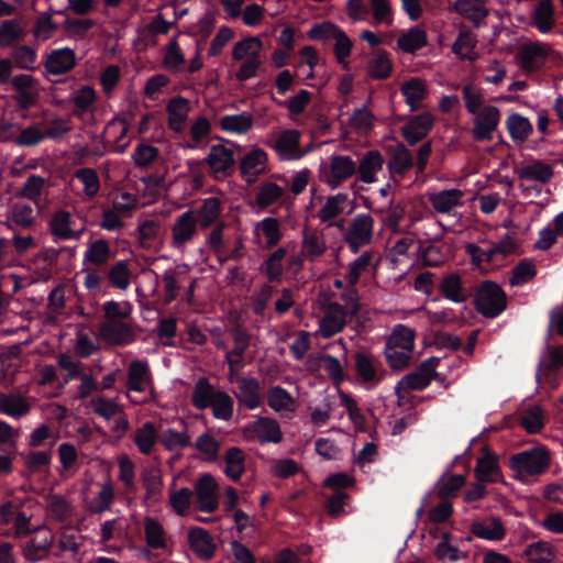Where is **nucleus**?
I'll list each match as a JSON object with an SVG mask.
<instances>
[{"mask_svg": "<svg viewBox=\"0 0 563 563\" xmlns=\"http://www.w3.org/2000/svg\"><path fill=\"white\" fill-rule=\"evenodd\" d=\"M299 139L298 131L286 130L277 136L273 147L285 159L299 158L301 156Z\"/></svg>", "mask_w": 563, "mask_h": 563, "instance_id": "30", "label": "nucleus"}, {"mask_svg": "<svg viewBox=\"0 0 563 563\" xmlns=\"http://www.w3.org/2000/svg\"><path fill=\"white\" fill-rule=\"evenodd\" d=\"M464 191L457 188L443 189L428 195L432 209L440 214H450L463 206Z\"/></svg>", "mask_w": 563, "mask_h": 563, "instance_id": "16", "label": "nucleus"}, {"mask_svg": "<svg viewBox=\"0 0 563 563\" xmlns=\"http://www.w3.org/2000/svg\"><path fill=\"white\" fill-rule=\"evenodd\" d=\"M474 306L485 318H496L507 308V295L497 283L484 280L475 291Z\"/></svg>", "mask_w": 563, "mask_h": 563, "instance_id": "3", "label": "nucleus"}, {"mask_svg": "<svg viewBox=\"0 0 563 563\" xmlns=\"http://www.w3.org/2000/svg\"><path fill=\"white\" fill-rule=\"evenodd\" d=\"M439 290L445 299L454 303H463L470 297V292L463 286L462 277L457 273L444 275L439 284Z\"/></svg>", "mask_w": 563, "mask_h": 563, "instance_id": "23", "label": "nucleus"}, {"mask_svg": "<svg viewBox=\"0 0 563 563\" xmlns=\"http://www.w3.org/2000/svg\"><path fill=\"white\" fill-rule=\"evenodd\" d=\"M221 212V205L219 199L209 198L203 201L201 207L196 213L197 224L202 229L209 228L213 222L217 221Z\"/></svg>", "mask_w": 563, "mask_h": 563, "instance_id": "50", "label": "nucleus"}, {"mask_svg": "<svg viewBox=\"0 0 563 563\" xmlns=\"http://www.w3.org/2000/svg\"><path fill=\"white\" fill-rule=\"evenodd\" d=\"M374 234V219L369 214L355 216L344 233V241L356 253L360 247L372 242Z\"/></svg>", "mask_w": 563, "mask_h": 563, "instance_id": "7", "label": "nucleus"}, {"mask_svg": "<svg viewBox=\"0 0 563 563\" xmlns=\"http://www.w3.org/2000/svg\"><path fill=\"white\" fill-rule=\"evenodd\" d=\"M232 335L234 346L227 353L225 358L230 366H235L241 363L243 354L250 345V335L240 328L234 329Z\"/></svg>", "mask_w": 563, "mask_h": 563, "instance_id": "51", "label": "nucleus"}, {"mask_svg": "<svg viewBox=\"0 0 563 563\" xmlns=\"http://www.w3.org/2000/svg\"><path fill=\"white\" fill-rule=\"evenodd\" d=\"M432 123L433 120L429 113L417 115L401 128L402 136L410 145H415L426 137Z\"/></svg>", "mask_w": 563, "mask_h": 563, "instance_id": "28", "label": "nucleus"}, {"mask_svg": "<svg viewBox=\"0 0 563 563\" xmlns=\"http://www.w3.org/2000/svg\"><path fill=\"white\" fill-rule=\"evenodd\" d=\"M29 399L18 393H0V412L13 419H20L31 411Z\"/></svg>", "mask_w": 563, "mask_h": 563, "instance_id": "22", "label": "nucleus"}, {"mask_svg": "<svg viewBox=\"0 0 563 563\" xmlns=\"http://www.w3.org/2000/svg\"><path fill=\"white\" fill-rule=\"evenodd\" d=\"M97 99V92L92 86L79 87L70 97L71 114L77 119H82L85 114L93 111Z\"/></svg>", "mask_w": 563, "mask_h": 563, "instance_id": "21", "label": "nucleus"}, {"mask_svg": "<svg viewBox=\"0 0 563 563\" xmlns=\"http://www.w3.org/2000/svg\"><path fill=\"white\" fill-rule=\"evenodd\" d=\"M510 274L509 285L517 287L531 282L537 276V267L532 261L522 260L511 268Z\"/></svg>", "mask_w": 563, "mask_h": 563, "instance_id": "52", "label": "nucleus"}, {"mask_svg": "<svg viewBox=\"0 0 563 563\" xmlns=\"http://www.w3.org/2000/svg\"><path fill=\"white\" fill-rule=\"evenodd\" d=\"M327 249L322 233L316 230H303L300 251L307 261L314 262L325 253Z\"/></svg>", "mask_w": 563, "mask_h": 563, "instance_id": "26", "label": "nucleus"}, {"mask_svg": "<svg viewBox=\"0 0 563 563\" xmlns=\"http://www.w3.org/2000/svg\"><path fill=\"white\" fill-rule=\"evenodd\" d=\"M354 174H356V163L350 156L334 155L331 157L329 169L325 173V183L335 189Z\"/></svg>", "mask_w": 563, "mask_h": 563, "instance_id": "14", "label": "nucleus"}, {"mask_svg": "<svg viewBox=\"0 0 563 563\" xmlns=\"http://www.w3.org/2000/svg\"><path fill=\"white\" fill-rule=\"evenodd\" d=\"M380 363L374 356L365 353L355 354V369L358 377L365 383H377L380 380Z\"/></svg>", "mask_w": 563, "mask_h": 563, "instance_id": "34", "label": "nucleus"}, {"mask_svg": "<svg viewBox=\"0 0 563 563\" xmlns=\"http://www.w3.org/2000/svg\"><path fill=\"white\" fill-rule=\"evenodd\" d=\"M500 111L493 106L484 107L479 112L475 113L474 126L472 130L475 141H492L493 132L499 123Z\"/></svg>", "mask_w": 563, "mask_h": 563, "instance_id": "11", "label": "nucleus"}, {"mask_svg": "<svg viewBox=\"0 0 563 563\" xmlns=\"http://www.w3.org/2000/svg\"><path fill=\"white\" fill-rule=\"evenodd\" d=\"M532 24L541 32L548 33L555 25L554 5L552 0H541L531 14Z\"/></svg>", "mask_w": 563, "mask_h": 563, "instance_id": "35", "label": "nucleus"}, {"mask_svg": "<svg viewBox=\"0 0 563 563\" xmlns=\"http://www.w3.org/2000/svg\"><path fill=\"white\" fill-rule=\"evenodd\" d=\"M517 175L520 179L537 181L540 184H548L553 175V167L541 161H533L517 169Z\"/></svg>", "mask_w": 563, "mask_h": 563, "instance_id": "33", "label": "nucleus"}, {"mask_svg": "<svg viewBox=\"0 0 563 563\" xmlns=\"http://www.w3.org/2000/svg\"><path fill=\"white\" fill-rule=\"evenodd\" d=\"M284 194L283 187L272 181H265L257 187L256 205L261 209H265L278 201Z\"/></svg>", "mask_w": 563, "mask_h": 563, "instance_id": "48", "label": "nucleus"}, {"mask_svg": "<svg viewBox=\"0 0 563 563\" xmlns=\"http://www.w3.org/2000/svg\"><path fill=\"white\" fill-rule=\"evenodd\" d=\"M549 46L538 42L522 45L518 52L519 64L523 69L539 68L547 59Z\"/></svg>", "mask_w": 563, "mask_h": 563, "instance_id": "20", "label": "nucleus"}, {"mask_svg": "<svg viewBox=\"0 0 563 563\" xmlns=\"http://www.w3.org/2000/svg\"><path fill=\"white\" fill-rule=\"evenodd\" d=\"M415 331L406 325L398 324L388 338L387 345L393 347H401L413 352Z\"/></svg>", "mask_w": 563, "mask_h": 563, "instance_id": "55", "label": "nucleus"}, {"mask_svg": "<svg viewBox=\"0 0 563 563\" xmlns=\"http://www.w3.org/2000/svg\"><path fill=\"white\" fill-rule=\"evenodd\" d=\"M224 473L232 481L238 482L245 472V453L240 448L233 446L224 453Z\"/></svg>", "mask_w": 563, "mask_h": 563, "instance_id": "41", "label": "nucleus"}, {"mask_svg": "<svg viewBox=\"0 0 563 563\" xmlns=\"http://www.w3.org/2000/svg\"><path fill=\"white\" fill-rule=\"evenodd\" d=\"M144 539L150 549L163 550L167 547V532L164 526L153 517L143 519Z\"/></svg>", "mask_w": 563, "mask_h": 563, "instance_id": "32", "label": "nucleus"}, {"mask_svg": "<svg viewBox=\"0 0 563 563\" xmlns=\"http://www.w3.org/2000/svg\"><path fill=\"white\" fill-rule=\"evenodd\" d=\"M206 163L216 178L227 177L234 166L233 151L222 144L213 145L206 157Z\"/></svg>", "mask_w": 563, "mask_h": 563, "instance_id": "13", "label": "nucleus"}, {"mask_svg": "<svg viewBox=\"0 0 563 563\" xmlns=\"http://www.w3.org/2000/svg\"><path fill=\"white\" fill-rule=\"evenodd\" d=\"M472 532L486 540H501L505 537L506 530L501 520L497 517H489L481 521L472 523Z\"/></svg>", "mask_w": 563, "mask_h": 563, "instance_id": "36", "label": "nucleus"}, {"mask_svg": "<svg viewBox=\"0 0 563 563\" xmlns=\"http://www.w3.org/2000/svg\"><path fill=\"white\" fill-rule=\"evenodd\" d=\"M550 461V454L543 448L525 451L510 459L512 468L520 476L542 474L549 468Z\"/></svg>", "mask_w": 563, "mask_h": 563, "instance_id": "6", "label": "nucleus"}, {"mask_svg": "<svg viewBox=\"0 0 563 563\" xmlns=\"http://www.w3.org/2000/svg\"><path fill=\"white\" fill-rule=\"evenodd\" d=\"M161 442L166 450L183 449L190 445V437L188 435L186 428L181 431L174 429H167L161 435Z\"/></svg>", "mask_w": 563, "mask_h": 563, "instance_id": "62", "label": "nucleus"}, {"mask_svg": "<svg viewBox=\"0 0 563 563\" xmlns=\"http://www.w3.org/2000/svg\"><path fill=\"white\" fill-rule=\"evenodd\" d=\"M85 537L74 528L63 529L57 542L56 556L62 563H81Z\"/></svg>", "mask_w": 563, "mask_h": 563, "instance_id": "8", "label": "nucleus"}, {"mask_svg": "<svg viewBox=\"0 0 563 563\" xmlns=\"http://www.w3.org/2000/svg\"><path fill=\"white\" fill-rule=\"evenodd\" d=\"M267 154L261 148H253L240 162V172L247 184H253L267 170Z\"/></svg>", "mask_w": 563, "mask_h": 563, "instance_id": "12", "label": "nucleus"}, {"mask_svg": "<svg viewBox=\"0 0 563 563\" xmlns=\"http://www.w3.org/2000/svg\"><path fill=\"white\" fill-rule=\"evenodd\" d=\"M397 45L405 53H415L427 45V33L420 27H412L397 40Z\"/></svg>", "mask_w": 563, "mask_h": 563, "instance_id": "49", "label": "nucleus"}, {"mask_svg": "<svg viewBox=\"0 0 563 563\" xmlns=\"http://www.w3.org/2000/svg\"><path fill=\"white\" fill-rule=\"evenodd\" d=\"M319 305L323 316L319 321L318 333L323 339H330L345 328L350 314L346 309L341 308V303L331 300L327 295L321 296Z\"/></svg>", "mask_w": 563, "mask_h": 563, "instance_id": "5", "label": "nucleus"}, {"mask_svg": "<svg viewBox=\"0 0 563 563\" xmlns=\"http://www.w3.org/2000/svg\"><path fill=\"white\" fill-rule=\"evenodd\" d=\"M71 223V214L65 210H58L51 218L49 230L53 235L62 240L78 239L84 229L74 230Z\"/></svg>", "mask_w": 563, "mask_h": 563, "instance_id": "29", "label": "nucleus"}, {"mask_svg": "<svg viewBox=\"0 0 563 563\" xmlns=\"http://www.w3.org/2000/svg\"><path fill=\"white\" fill-rule=\"evenodd\" d=\"M195 494L201 511L213 512L218 508V484L211 475L205 474L196 482Z\"/></svg>", "mask_w": 563, "mask_h": 563, "instance_id": "15", "label": "nucleus"}, {"mask_svg": "<svg viewBox=\"0 0 563 563\" xmlns=\"http://www.w3.org/2000/svg\"><path fill=\"white\" fill-rule=\"evenodd\" d=\"M236 385L234 396L241 406L255 409L261 405V386L256 378L238 377Z\"/></svg>", "mask_w": 563, "mask_h": 563, "instance_id": "19", "label": "nucleus"}, {"mask_svg": "<svg viewBox=\"0 0 563 563\" xmlns=\"http://www.w3.org/2000/svg\"><path fill=\"white\" fill-rule=\"evenodd\" d=\"M190 549L202 560H210L216 552V544L210 533L202 528H192L188 532Z\"/></svg>", "mask_w": 563, "mask_h": 563, "instance_id": "24", "label": "nucleus"}, {"mask_svg": "<svg viewBox=\"0 0 563 563\" xmlns=\"http://www.w3.org/2000/svg\"><path fill=\"white\" fill-rule=\"evenodd\" d=\"M189 101L183 97L173 98L167 104L168 126L175 132L183 130L189 112Z\"/></svg>", "mask_w": 563, "mask_h": 563, "instance_id": "40", "label": "nucleus"}, {"mask_svg": "<svg viewBox=\"0 0 563 563\" xmlns=\"http://www.w3.org/2000/svg\"><path fill=\"white\" fill-rule=\"evenodd\" d=\"M219 125L231 133H246L253 126V117L250 113L224 115L220 119Z\"/></svg>", "mask_w": 563, "mask_h": 563, "instance_id": "47", "label": "nucleus"}, {"mask_svg": "<svg viewBox=\"0 0 563 563\" xmlns=\"http://www.w3.org/2000/svg\"><path fill=\"white\" fill-rule=\"evenodd\" d=\"M197 232V218L195 211H186L180 214L172 227L173 244L177 247L189 242Z\"/></svg>", "mask_w": 563, "mask_h": 563, "instance_id": "18", "label": "nucleus"}, {"mask_svg": "<svg viewBox=\"0 0 563 563\" xmlns=\"http://www.w3.org/2000/svg\"><path fill=\"white\" fill-rule=\"evenodd\" d=\"M44 186L45 179L43 177L31 175L15 195L32 200L37 205V198L41 196Z\"/></svg>", "mask_w": 563, "mask_h": 563, "instance_id": "63", "label": "nucleus"}, {"mask_svg": "<svg viewBox=\"0 0 563 563\" xmlns=\"http://www.w3.org/2000/svg\"><path fill=\"white\" fill-rule=\"evenodd\" d=\"M33 537L22 547V554L29 562L35 563L49 555L55 536L47 527H37Z\"/></svg>", "mask_w": 563, "mask_h": 563, "instance_id": "9", "label": "nucleus"}, {"mask_svg": "<svg viewBox=\"0 0 563 563\" xmlns=\"http://www.w3.org/2000/svg\"><path fill=\"white\" fill-rule=\"evenodd\" d=\"M526 555L531 563H550L554 559L552 547L543 541L530 544L526 550Z\"/></svg>", "mask_w": 563, "mask_h": 563, "instance_id": "64", "label": "nucleus"}, {"mask_svg": "<svg viewBox=\"0 0 563 563\" xmlns=\"http://www.w3.org/2000/svg\"><path fill=\"white\" fill-rule=\"evenodd\" d=\"M263 49V42L257 36H250L234 44L232 48V58L241 62V65L235 73V78L239 81H245L255 77L263 59L261 56Z\"/></svg>", "mask_w": 563, "mask_h": 563, "instance_id": "2", "label": "nucleus"}, {"mask_svg": "<svg viewBox=\"0 0 563 563\" xmlns=\"http://www.w3.org/2000/svg\"><path fill=\"white\" fill-rule=\"evenodd\" d=\"M454 9L462 16L472 21L475 26H479L488 15V9L484 0H456Z\"/></svg>", "mask_w": 563, "mask_h": 563, "instance_id": "37", "label": "nucleus"}, {"mask_svg": "<svg viewBox=\"0 0 563 563\" xmlns=\"http://www.w3.org/2000/svg\"><path fill=\"white\" fill-rule=\"evenodd\" d=\"M267 404L273 410L277 412H292L296 409L295 399L284 388L279 386H274L268 389Z\"/></svg>", "mask_w": 563, "mask_h": 563, "instance_id": "46", "label": "nucleus"}, {"mask_svg": "<svg viewBox=\"0 0 563 563\" xmlns=\"http://www.w3.org/2000/svg\"><path fill=\"white\" fill-rule=\"evenodd\" d=\"M401 92L406 97V102L411 111L418 110L427 96L426 85L418 78L406 81L401 87Z\"/></svg>", "mask_w": 563, "mask_h": 563, "instance_id": "45", "label": "nucleus"}, {"mask_svg": "<svg viewBox=\"0 0 563 563\" xmlns=\"http://www.w3.org/2000/svg\"><path fill=\"white\" fill-rule=\"evenodd\" d=\"M439 358L423 361L413 372L405 375L396 385L395 393L399 400L406 399L412 390L426 388L437 376Z\"/></svg>", "mask_w": 563, "mask_h": 563, "instance_id": "4", "label": "nucleus"}, {"mask_svg": "<svg viewBox=\"0 0 563 563\" xmlns=\"http://www.w3.org/2000/svg\"><path fill=\"white\" fill-rule=\"evenodd\" d=\"M244 438L257 440L261 443H279L283 433L278 422L273 418L261 417L243 430Z\"/></svg>", "mask_w": 563, "mask_h": 563, "instance_id": "10", "label": "nucleus"}, {"mask_svg": "<svg viewBox=\"0 0 563 563\" xmlns=\"http://www.w3.org/2000/svg\"><path fill=\"white\" fill-rule=\"evenodd\" d=\"M191 402L197 409L210 407L214 418L229 421L233 416L234 401L224 390L217 389L206 377H201L194 386Z\"/></svg>", "mask_w": 563, "mask_h": 563, "instance_id": "1", "label": "nucleus"}, {"mask_svg": "<svg viewBox=\"0 0 563 563\" xmlns=\"http://www.w3.org/2000/svg\"><path fill=\"white\" fill-rule=\"evenodd\" d=\"M346 202L347 196L345 194L328 197L317 213L319 221L323 224H331L332 220L338 219L344 212Z\"/></svg>", "mask_w": 563, "mask_h": 563, "instance_id": "38", "label": "nucleus"}, {"mask_svg": "<svg viewBox=\"0 0 563 563\" xmlns=\"http://www.w3.org/2000/svg\"><path fill=\"white\" fill-rule=\"evenodd\" d=\"M99 336L110 345H123L133 340V332L120 320H106L99 328Z\"/></svg>", "mask_w": 563, "mask_h": 563, "instance_id": "17", "label": "nucleus"}, {"mask_svg": "<svg viewBox=\"0 0 563 563\" xmlns=\"http://www.w3.org/2000/svg\"><path fill=\"white\" fill-rule=\"evenodd\" d=\"M8 219L16 227L31 229L35 223L36 212L31 205L18 201L11 206Z\"/></svg>", "mask_w": 563, "mask_h": 563, "instance_id": "44", "label": "nucleus"}, {"mask_svg": "<svg viewBox=\"0 0 563 563\" xmlns=\"http://www.w3.org/2000/svg\"><path fill=\"white\" fill-rule=\"evenodd\" d=\"M387 165L391 174L405 175L413 166L411 152L404 144H397Z\"/></svg>", "mask_w": 563, "mask_h": 563, "instance_id": "42", "label": "nucleus"}, {"mask_svg": "<svg viewBox=\"0 0 563 563\" xmlns=\"http://www.w3.org/2000/svg\"><path fill=\"white\" fill-rule=\"evenodd\" d=\"M520 426L529 433H537L543 427V412L541 407L534 405L523 409L519 416Z\"/></svg>", "mask_w": 563, "mask_h": 563, "instance_id": "54", "label": "nucleus"}, {"mask_svg": "<svg viewBox=\"0 0 563 563\" xmlns=\"http://www.w3.org/2000/svg\"><path fill=\"white\" fill-rule=\"evenodd\" d=\"M383 165V155L376 150L368 151L360 159L358 165L356 164V173L358 174L360 180L365 184L376 181V174L382 170Z\"/></svg>", "mask_w": 563, "mask_h": 563, "instance_id": "25", "label": "nucleus"}, {"mask_svg": "<svg viewBox=\"0 0 563 563\" xmlns=\"http://www.w3.org/2000/svg\"><path fill=\"white\" fill-rule=\"evenodd\" d=\"M474 472L476 478L479 482H497L499 476V465L496 456L493 455L486 448L484 449V455L477 460Z\"/></svg>", "mask_w": 563, "mask_h": 563, "instance_id": "39", "label": "nucleus"}, {"mask_svg": "<svg viewBox=\"0 0 563 563\" xmlns=\"http://www.w3.org/2000/svg\"><path fill=\"white\" fill-rule=\"evenodd\" d=\"M46 507L51 516L58 522L67 520L73 512L70 504L62 496L51 495L46 498Z\"/></svg>", "mask_w": 563, "mask_h": 563, "instance_id": "56", "label": "nucleus"}, {"mask_svg": "<svg viewBox=\"0 0 563 563\" xmlns=\"http://www.w3.org/2000/svg\"><path fill=\"white\" fill-rule=\"evenodd\" d=\"M126 387L129 390L144 391L153 388L148 366L141 361L131 362L128 371Z\"/></svg>", "mask_w": 563, "mask_h": 563, "instance_id": "31", "label": "nucleus"}, {"mask_svg": "<svg viewBox=\"0 0 563 563\" xmlns=\"http://www.w3.org/2000/svg\"><path fill=\"white\" fill-rule=\"evenodd\" d=\"M25 32L21 19L3 20L0 23V48L12 46L23 38Z\"/></svg>", "mask_w": 563, "mask_h": 563, "instance_id": "43", "label": "nucleus"}, {"mask_svg": "<svg viewBox=\"0 0 563 563\" xmlns=\"http://www.w3.org/2000/svg\"><path fill=\"white\" fill-rule=\"evenodd\" d=\"M286 254V249L279 247L265 261L264 271L269 282L280 278L283 274V261Z\"/></svg>", "mask_w": 563, "mask_h": 563, "instance_id": "61", "label": "nucleus"}, {"mask_svg": "<svg viewBox=\"0 0 563 563\" xmlns=\"http://www.w3.org/2000/svg\"><path fill=\"white\" fill-rule=\"evenodd\" d=\"M391 73V63L385 52H377L368 62V74L376 79H385Z\"/></svg>", "mask_w": 563, "mask_h": 563, "instance_id": "60", "label": "nucleus"}, {"mask_svg": "<svg viewBox=\"0 0 563 563\" xmlns=\"http://www.w3.org/2000/svg\"><path fill=\"white\" fill-rule=\"evenodd\" d=\"M476 38L474 34L470 31H463L460 32L452 49L461 59H473Z\"/></svg>", "mask_w": 563, "mask_h": 563, "instance_id": "58", "label": "nucleus"}, {"mask_svg": "<svg viewBox=\"0 0 563 563\" xmlns=\"http://www.w3.org/2000/svg\"><path fill=\"white\" fill-rule=\"evenodd\" d=\"M76 65L75 53L70 48H60L53 51L45 62V69L47 73L53 75H62Z\"/></svg>", "mask_w": 563, "mask_h": 563, "instance_id": "27", "label": "nucleus"}, {"mask_svg": "<svg viewBox=\"0 0 563 563\" xmlns=\"http://www.w3.org/2000/svg\"><path fill=\"white\" fill-rule=\"evenodd\" d=\"M134 442L143 454L151 453L156 442V430L152 422L144 423L135 431Z\"/></svg>", "mask_w": 563, "mask_h": 563, "instance_id": "57", "label": "nucleus"}, {"mask_svg": "<svg viewBox=\"0 0 563 563\" xmlns=\"http://www.w3.org/2000/svg\"><path fill=\"white\" fill-rule=\"evenodd\" d=\"M507 128L511 137L519 143L525 142L532 132L530 121L517 113H512L508 117Z\"/></svg>", "mask_w": 563, "mask_h": 563, "instance_id": "53", "label": "nucleus"}, {"mask_svg": "<svg viewBox=\"0 0 563 563\" xmlns=\"http://www.w3.org/2000/svg\"><path fill=\"white\" fill-rule=\"evenodd\" d=\"M464 484V475L444 476L439 481L437 485V495L442 499L454 497Z\"/></svg>", "mask_w": 563, "mask_h": 563, "instance_id": "59", "label": "nucleus"}]
</instances>
